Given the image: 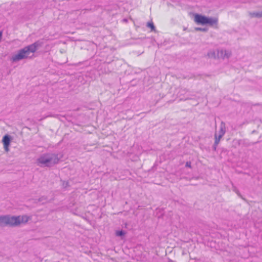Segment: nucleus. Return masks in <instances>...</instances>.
Listing matches in <instances>:
<instances>
[{"instance_id":"12","label":"nucleus","mask_w":262,"mask_h":262,"mask_svg":"<svg viewBox=\"0 0 262 262\" xmlns=\"http://www.w3.org/2000/svg\"><path fill=\"white\" fill-rule=\"evenodd\" d=\"M147 26L151 29V31L155 30V27L154 25L152 22L148 23L147 24Z\"/></svg>"},{"instance_id":"2","label":"nucleus","mask_w":262,"mask_h":262,"mask_svg":"<svg viewBox=\"0 0 262 262\" xmlns=\"http://www.w3.org/2000/svg\"><path fill=\"white\" fill-rule=\"evenodd\" d=\"M37 47V45L34 43L25 47L12 57V60L15 62L28 58L31 53H34L36 51Z\"/></svg>"},{"instance_id":"14","label":"nucleus","mask_w":262,"mask_h":262,"mask_svg":"<svg viewBox=\"0 0 262 262\" xmlns=\"http://www.w3.org/2000/svg\"><path fill=\"white\" fill-rule=\"evenodd\" d=\"M196 30H202V29L201 28H196Z\"/></svg>"},{"instance_id":"6","label":"nucleus","mask_w":262,"mask_h":262,"mask_svg":"<svg viewBox=\"0 0 262 262\" xmlns=\"http://www.w3.org/2000/svg\"><path fill=\"white\" fill-rule=\"evenodd\" d=\"M225 133V132H220V134L218 135L216 132H215L214 135L215 141L213 145V148L214 150H216V147L220 141V139L224 136Z\"/></svg>"},{"instance_id":"13","label":"nucleus","mask_w":262,"mask_h":262,"mask_svg":"<svg viewBox=\"0 0 262 262\" xmlns=\"http://www.w3.org/2000/svg\"><path fill=\"white\" fill-rule=\"evenodd\" d=\"M191 163L190 161H188L186 163L185 166L187 167H191Z\"/></svg>"},{"instance_id":"7","label":"nucleus","mask_w":262,"mask_h":262,"mask_svg":"<svg viewBox=\"0 0 262 262\" xmlns=\"http://www.w3.org/2000/svg\"><path fill=\"white\" fill-rule=\"evenodd\" d=\"M225 133V132H220V134L218 135L216 132H215L214 135L215 141L213 145V148L214 150H216V147L220 141V139L224 136Z\"/></svg>"},{"instance_id":"5","label":"nucleus","mask_w":262,"mask_h":262,"mask_svg":"<svg viewBox=\"0 0 262 262\" xmlns=\"http://www.w3.org/2000/svg\"><path fill=\"white\" fill-rule=\"evenodd\" d=\"M12 138L9 135H5L2 139V142L4 145V148L6 151L8 152L9 151V147L10 144V142L12 140Z\"/></svg>"},{"instance_id":"10","label":"nucleus","mask_w":262,"mask_h":262,"mask_svg":"<svg viewBox=\"0 0 262 262\" xmlns=\"http://www.w3.org/2000/svg\"><path fill=\"white\" fill-rule=\"evenodd\" d=\"M38 202H41L42 204H44L48 202V199L47 196H42L37 200Z\"/></svg>"},{"instance_id":"11","label":"nucleus","mask_w":262,"mask_h":262,"mask_svg":"<svg viewBox=\"0 0 262 262\" xmlns=\"http://www.w3.org/2000/svg\"><path fill=\"white\" fill-rule=\"evenodd\" d=\"M125 234H126V232L122 230L117 231L116 232V235L117 236H123Z\"/></svg>"},{"instance_id":"9","label":"nucleus","mask_w":262,"mask_h":262,"mask_svg":"<svg viewBox=\"0 0 262 262\" xmlns=\"http://www.w3.org/2000/svg\"><path fill=\"white\" fill-rule=\"evenodd\" d=\"M19 218L20 224L21 223H26L29 220V217L27 215L18 216Z\"/></svg>"},{"instance_id":"3","label":"nucleus","mask_w":262,"mask_h":262,"mask_svg":"<svg viewBox=\"0 0 262 262\" xmlns=\"http://www.w3.org/2000/svg\"><path fill=\"white\" fill-rule=\"evenodd\" d=\"M194 20L197 24L209 25L210 26L216 25L218 21L216 18L207 17L198 14L194 15Z\"/></svg>"},{"instance_id":"1","label":"nucleus","mask_w":262,"mask_h":262,"mask_svg":"<svg viewBox=\"0 0 262 262\" xmlns=\"http://www.w3.org/2000/svg\"><path fill=\"white\" fill-rule=\"evenodd\" d=\"M59 158L58 155L48 153L43 154L38 159L37 161L40 166L51 167L58 163Z\"/></svg>"},{"instance_id":"8","label":"nucleus","mask_w":262,"mask_h":262,"mask_svg":"<svg viewBox=\"0 0 262 262\" xmlns=\"http://www.w3.org/2000/svg\"><path fill=\"white\" fill-rule=\"evenodd\" d=\"M7 215H0V226H7Z\"/></svg>"},{"instance_id":"4","label":"nucleus","mask_w":262,"mask_h":262,"mask_svg":"<svg viewBox=\"0 0 262 262\" xmlns=\"http://www.w3.org/2000/svg\"><path fill=\"white\" fill-rule=\"evenodd\" d=\"M19 216L7 215V226L15 227L20 225Z\"/></svg>"}]
</instances>
